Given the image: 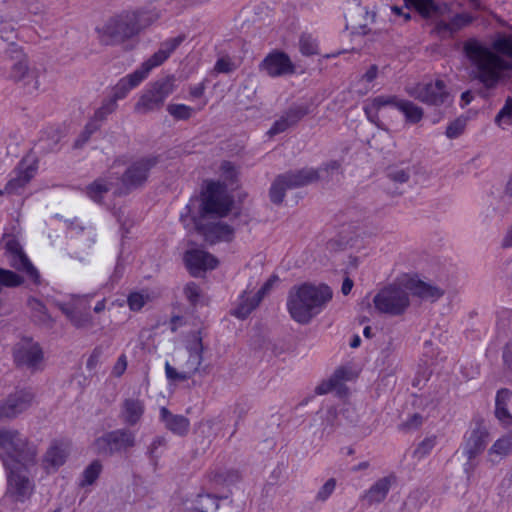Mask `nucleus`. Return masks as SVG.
I'll use <instances>...</instances> for the list:
<instances>
[{
    "label": "nucleus",
    "instance_id": "f257e3e1",
    "mask_svg": "<svg viewBox=\"0 0 512 512\" xmlns=\"http://www.w3.org/2000/svg\"><path fill=\"white\" fill-rule=\"evenodd\" d=\"M469 76L490 90L498 86L512 70V34H500L489 47L477 38L463 43Z\"/></svg>",
    "mask_w": 512,
    "mask_h": 512
},
{
    "label": "nucleus",
    "instance_id": "f03ea898",
    "mask_svg": "<svg viewBox=\"0 0 512 512\" xmlns=\"http://www.w3.org/2000/svg\"><path fill=\"white\" fill-rule=\"evenodd\" d=\"M328 285L304 283L293 286L288 293L287 309L291 318L299 324H308L332 299Z\"/></svg>",
    "mask_w": 512,
    "mask_h": 512
},
{
    "label": "nucleus",
    "instance_id": "7ed1b4c3",
    "mask_svg": "<svg viewBox=\"0 0 512 512\" xmlns=\"http://www.w3.org/2000/svg\"><path fill=\"white\" fill-rule=\"evenodd\" d=\"M156 19L157 15L149 11H124L109 18L98 30L100 42L105 45L121 44L139 34Z\"/></svg>",
    "mask_w": 512,
    "mask_h": 512
},
{
    "label": "nucleus",
    "instance_id": "20e7f679",
    "mask_svg": "<svg viewBox=\"0 0 512 512\" xmlns=\"http://www.w3.org/2000/svg\"><path fill=\"white\" fill-rule=\"evenodd\" d=\"M0 456L6 469L27 470L36 463L37 447L16 430L0 429Z\"/></svg>",
    "mask_w": 512,
    "mask_h": 512
},
{
    "label": "nucleus",
    "instance_id": "39448f33",
    "mask_svg": "<svg viewBox=\"0 0 512 512\" xmlns=\"http://www.w3.org/2000/svg\"><path fill=\"white\" fill-rule=\"evenodd\" d=\"M176 78L167 75L150 82L142 91L134 106V112L145 115L160 111L165 105L166 99L176 90Z\"/></svg>",
    "mask_w": 512,
    "mask_h": 512
},
{
    "label": "nucleus",
    "instance_id": "423d86ee",
    "mask_svg": "<svg viewBox=\"0 0 512 512\" xmlns=\"http://www.w3.org/2000/svg\"><path fill=\"white\" fill-rule=\"evenodd\" d=\"M386 106H394L400 110L406 118V121L412 124L420 122L424 116L423 109L411 101L400 100L396 96H377L364 105V112L368 120L377 127L382 128V122L379 119V111Z\"/></svg>",
    "mask_w": 512,
    "mask_h": 512
},
{
    "label": "nucleus",
    "instance_id": "0eeeda50",
    "mask_svg": "<svg viewBox=\"0 0 512 512\" xmlns=\"http://www.w3.org/2000/svg\"><path fill=\"white\" fill-rule=\"evenodd\" d=\"M319 178V170L313 168H303L280 174L271 184L269 198L272 203L280 205L285 198L287 190L309 185Z\"/></svg>",
    "mask_w": 512,
    "mask_h": 512
},
{
    "label": "nucleus",
    "instance_id": "6e6552de",
    "mask_svg": "<svg viewBox=\"0 0 512 512\" xmlns=\"http://www.w3.org/2000/svg\"><path fill=\"white\" fill-rule=\"evenodd\" d=\"M375 308L391 316L402 315L410 305L406 288L393 284L381 289L373 299Z\"/></svg>",
    "mask_w": 512,
    "mask_h": 512
},
{
    "label": "nucleus",
    "instance_id": "1a4fd4ad",
    "mask_svg": "<svg viewBox=\"0 0 512 512\" xmlns=\"http://www.w3.org/2000/svg\"><path fill=\"white\" fill-rule=\"evenodd\" d=\"M135 446V434L128 429H117L98 437L94 442L96 452L100 455L111 456L127 451Z\"/></svg>",
    "mask_w": 512,
    "mask_h": 512
},
{
    "label": "nucleus",
    "instance_id": "9d476101",
    "mask_svg": "<svg viewBox=\"0 0 512 512\" xmlns=\"http://www.w3.org/2000/svg\"><path fill=\"white\" fill-rule=\"evenodd\" d=\"M158 163V158L154 156L144 157L133 162L122 175L121 182L123 189L117 193L123 194L138 188L145 183L149 171Z\"/></svg>",
    "mask_w": 512,
    "mask_h": 512
},
{
    "label": "nucleus",
    "instance_id": "9b49d317",
    "mask_svg": "<svg viewBox=\"0 0 512 512\" xmlns=\"http://www.w3.org/2000/svg\"><path fill=\"white\" fill-rule=\"evenodd\" d=\"M231 202L225 194L224 187L218 182H210L203 194L201 210L203 214L227 215Z\"/></svg>",
    "mask_w": 512,
    "mask_h": 512
},
{
    "label": "nucleus",
    "instance_id": "f8f14e48",
    "mask_svg": "<svg viewBox=\"0 0 512 512\" xmlns=\"http://www.w3.org/2000/svg\"><path fill=\"white\" fill-rule=\"evenodd\" d=\"M407 93L411 97L429 105L444 104L449 98L446 85L442 80L418 83L413 87L407 88Z\"/></svg>",
    "mask_w": 512,
    "mask_h": 512
},
{
    "label": "nucleus",
    "instance_id": "ddd939ff",
    "mask_svg": "<svg viewBox=\"0 0 512 512\" xmlns=\"http://www.w3.org/2000/svg\"><path fill=\"white\" fill-rule=\"evenodd\" d=\"M5 255L9 265L21 272H24L32 281L37 283L40 275L38 270L31 263L19 241L14 237H8L5 242Z\"/></svg>",
    "mask_w": 512,
    "mask_h": 512
},
{
    "label": "nucleus",
    "instance_id": "4468645a",
    "mask_svg": "<svg viewBox=\"0 0 512 512\" xmlns=\"http://www.w3.org/2000/svg\"><path fill=\"white\" fill-rule=\"evenodd\" d=\"M23 467L17 466L9 471L7 476L6 495L15 502H25L34 492V483L21 471Z\"/></svg>",
    "mask_w": 512,
    "mask_h": 512
},
{
    "label": "nucleus",
    "instance_id": "2eb2a0df",
    "mask_svg": "<svg viewBox=\"0 0 512 512\" xmlns=\"http://www.w3.org/2000/svg\"><path fill=\"white\" fill-rule=\"evenodd\" d=\"M43 359L41 346L31 339H23L14 349V361L17 366L26 367L31 371L39 369Z\"/></svg>",
    "mask_w": 512,
    "mask_h": 512
},
{
    "label": "nucleus",
    "instance_id": "dca6fc26",
    "mask_svg": "<svg viewBox=\"0 0 512 512\" xmlns=\"http://www.w3.org/2000/svg\"><path fill=\"white\" fill-rule=\"evenodd\" d=\"M202 341L199 338L193 347L189 349V359L187 361V370L178 372L168 362L165 364L166 376L171 381H186L190 379L198 370L202 363Z\"/></svg>",
    "mask_w": 512,
    "mask_h": 512
},
{
    "label": "nucleus",
    "instance_id": "f3484780",
    "mask_svg": "<svg viewBox=\"0 0 512 512\" xmlns=\"http://www.w3.org/2000/svg\"><path fill=\"white\" fill-rule=\"evenodd\" d=\"M70 445L63 440H53L42 458V467L47 474L56 472L69 456Z\"/></svg>",
    "mask_w": 512,
    "mask_h": 512
},
{
    "label": "nucleus",
    "instance_id": "a211bd4d",
    "mask_svg": "<svg viewBox=\"0 0 512 512\" xmlns=\"http://www.w3.org/2000/svg\"><path fill=\"white\" fill-rule=\"evenodd\" d=\"M184 40L185 36L179 35L162 42L159 50L143 62L137 70L146 79L150 71L164 63Z\"/></svg>",
    "mask_w": 512,
    "mask_h": 512
},
{
    "label": "nucleus",
    "instance_id": "6ab92c4d",
    "mask_svg": "<svg viewBox=\"0 0 512 512\" xmlns=\"http://www.w3.org/2000/svg\"><path fill=\"white\" fill-rule=\"evenodd\" d=\"M34 395L27 390L16 391L0 403V419L14 418L27 410L33 401Z\"/></svg>",
    "mask_w": 512,
    "mask_h": 512
},
{
    "label": "nucleus",
    "instance_id": "aec40b11",
    "mask_svg": "<svg viewBox=\"0 0 512 512\" xmlns=\"http://www.w3.org/2000/svg\"><path fill=\"white\" fill-rule=\"evenodd\" d=\"M261 69L271 77L293 73L294 66L290 58L283 52H274L265 57Z\"/></svg>",
    "mask_w": 512,
    "mask_h": 512
},
{
    "label": "nucleus",
    "instance_id": "412c9836",
    "mask_svg": "<svg viewBox=\"0 0 512 512\" xmlns=\"http://www.w3.org/2000/svg\"><path fill=\"white\" fill-rule=\"evenodd\" d=\"M489 433L482 424H477L465 438L463 453L466 458H477L487 446Z\"/></svg>",
    "mask_w": 512,
    "mask_h": 512
},
{
    "label": "nucleus",
    "instance_id": "4be33fe9",
    "mask_svg": "<svg viewBox=\"0 0 512 512\" xmlns=\"http://www.w3.org/2000/svg\"><path fill=\"white\" fill-rule=\"evenodd\" d=\"M184 261L193 276H196L200 271L214 269L218 264L217 259L213 255L200 249L186 251Z\"/></svg>",
    "mask_w": 512,
    "mask_h": 512
},
{
    "label": "nucleus",
    "instance_id": "5701e85b",
    "mask_svg": "<svg viewBox=\"0 0 512 512\" xmlns=\"http://www.w3.org/2000/svg\"><path fill=\"white\" fill-rule=\"evenodd\" d=\"M197 229L203 235L205 241L211 244L218 241L229 242L234 237V229L220 221L197 226Z\"/></svg>",
    "mask_w": 512,
    "mask_h": 512
},
{
    "label": "nucleus",
    "instance_id": "b1692460",
    "mask_svg": "<svg viewBox=\"0 0 512 512\" xmlns=\"http://www.w3.org/2000/svg\"><path fill=\"white\" fill-rule=\"evenodd\" d=\"M474 19L475 18L469 13H458L454 15L449 21H436L434 30L439 35L448 34L453 36L463 28L469 26L474 21Z\"/></svg>",
    "mask_w": 512,
    "mask_h": 512
},
{
    "label": "nucleus",
    "instance_id": "393cba45",
    "mask_svg": "<svg viewBox=\"0 0 512 512\" xmlns=\"http://www.w3.org/2000/svg\"><path fill=\"white\" fill-rule=\"evenodd\" d=\"M405 8L413 7L423 18L444 16L449 9L447 4H438L434 0H404Z\"/></svg>",
    "mask_w": 512,
    "mask_h": 512
},
{
    "label": "nucleus",
    "instance_id": "a878e982",
    "mask_svg": "<svg viewBox=\"0 0 512 512\" xmlns=\"http://www.w3.org/2000/svg\"><path fill=\"white\" fill-rule=\"evenodd\" d=\"M405 287L413 295L423 300L436 301L444 294L441 288L414 278L408 279Z\"/></svg>",
    "mask_w": 512,
    "mask_h": 512
},
{
    "label": "nucleus",
    "instance_id": "bb28decb",
    "mask_svg": "<svg viewBox=\"0 0 512 512\" xmlns=\"http://www.w3.org/2000/svg\"><path fill=\"white\" fill-rule=\"evenodd\" d=\"M9 78L14 82H22L24 85H28L31 82H34L35 89H37L39 86L37 74L35 71L29 68L28 59L26 56H22L12 65Z\"/></svg>",
    "mask_w": 512,
    "mask_h": 512
},
{
    "label": "nucleus",
    "instance_id": "cd10ccee",
    "mask_svg": "<svg viewBox=\"0 0 512 512\" xmlns=\"http://www.w3.org/2000/svg\"><path fill=\"white\" fill-rule=\"evenodd\" d=\"M374 18L375 13L370 15L367 9L361 5H355L353 8L349 9L346 14L347 26L353 30H359L363 34L367 33L365 29L369 22L374 21Z\"/></svg>",
    "mask_w": 512,
    "mask_h": 512
},
{
    "label": "nucleus",
    "instance_id": "c85d7f7f",
    "mask_svg": "<svg viewBox=\"0 0 512 512\" xmlns=\"http://www.w3.org/2000/svg\"><path fill=\"white\" fill-rule=\"evenodd\" d=\"M395 480L396 477L394 475H389L379 479L365 493L363 500L369 505L382 502L386 498Z\"/></svg>",
    "mask_w": 512,
    "mask_h": 512
},
{
    "label": "nucleus",
    "instance_id": "c756f323",
    "mask_svg": "<svg viewBox=\"0 0 512 512\" xmlns=\"http://www.w3.org/2000/svg\"><path fill=\"white\" fill-rule=\"evenodd\" d=\"M161 420L165 423V427L172 433L179 436H184L188 433L190 421L182 415L172 414L167 408L163 407L160 410Z\"/></svg>",
    "mask_w": 512,
    "mask_h": 512
},
{
    "label": "nucleus",
    "instance_id": "7c9ffc66",
    "mask_svg": "<svg viewBox=\"0 0 512 512\" xmlns=\"http://www.w3.org/2000/svg\"><path fill=\"white\" fill-rule=\"evenodd\" d=\"M512 454V437L503 436L497 439L487 452V462L491 465L499 464L504 458Z\"/></svg>",
    "mask_w": 512,
    "mask_h": 512
},
{
    "label": "nucleus",
    "instance_id": "2f4dec72",
    "mask_svg": "<svg viewBox=\"0 0 512 512\" xmlns=\"http://www.w3.org/2000/svg\"><path fill=\"white\" fill-rule=\"evenodd\" d=\"M36 169L29 165L24 169H18L15 172V176L12 177L5 186V192L7 194H20L25 186L34 177Z\"/></svg>",
    "mask_w": 512,
    "mask_h": 512
},
{
    "label": "nucleus",
    "instance_id": "473e14b6",
    "mask_svg": "<svg viewBox=\"0 0 512 512\" xmlns=\"http://www.w3.org/2000/svg\"><path fill=\"white\" fill-rule=\"evenodd\" d=\"M145 78L136 69L133 73L121 78L113 88L112 98L117 102L125 98L128 93L137 87Z\"/></svg>",
    "mask_w": 512,
    "mask_h": 512
},
{
    "label": "nucleus",
    "instance_id": "72a5a7b5",
    "mask_svg": "<svg viewBox=\"0 0 512 512\" xmlns=\"http://www.w3.org/2000/svg\"><path fill=\"white\" fill-rule=\"evenodd\" d=\"M144 413V404L139 399L124 400L121 409V418L124 423L133 426L139 422Z\"/></svg>",
    "mask_w": 512,
    "mask_h": 512
},
{
    "label": "nucleus",
    "instance_id": "f704fd0d",
    "mask_svg": "<svg viewBox=\"0 0 512 512\" xmlns=\"http://www.w3.org/2000/svg\"><path fill=\"white\" fill-rule=\"evenodd\" d=\"M60 309L76 328L82 329L92 327L93 321L89 312L67 305H61Z\"/></svg>",
    "mask_w": 512,
    "mask_h": 512
},
{
    "label": "nucleus",
    "instance_id": "c9c22d12",
    "mask_svg": "<svg viewBox=\"0 0 512 512\" xmlns=\"http://www.w3.org/2000/svg\"><path fill=\"white\" fill-rule=\"evenodd\" d=\"M113 178L112 176H104L96 179L89 184L85 191L88 197L92 200L99 202L103 199L104 195L112 188Z\"/></svg>",
    "mask_w": 512,
    "mask_h": 512
},
{
    "label": "nucleus",
    "instance_id": "e433bc0d",
    "mask_svg": "<svg viewBox=\"0 0 512 512\" xmlns=\"http://www.w3.org/2000/svg\"><path fill=\"white\" fill-rule=\"evenodd\" d=\"M262 299L256 293L250 295L246 291L240 298L237 308L234 310V315L240 319H245L248 315L260 304Z\"/></svg>",
    "mask_w": 512,
    "mask_h": 512
},
{
    "label": "nucleus",
    "instance_id": "4c0bfd02",
    "mask_svg": "<svg viewBox=\"0 0 512 512\" xmlns=\"http://www.w3.org/2000/svg\"><path fill=\"white\" fill-rule=\"evenodd\" d=\"M103 466L99 460L92 461L83 471L79 485L86 487L93 485L99 478Z\"/></svg>",
    "mask_w": 512,
    "mask_h": 512
},
{
    "label": "nucleus",
    "instance_id": "58836bf2",
    "mask_svg": "<svg viewBox=\"0 0 512 512\" xmlns=\"http://www.w3.org/2000/svg\"><path fill=\"white\" fill-rule=\"evenodd\" d=\"M28 306L32 311L33 318L41 324H49L52 319L48 314L46 306L36 298L28 299Z\"/></svg>",
    "mask_w": 512,
    "mask_h": 512
},
{
    "label": "nucleus",
    "instance_id": "ea45409f",
    "mask_svg": "<svg viewBox=\"0 0 512 512\" xmlns=\"http://www.w3.org/2000/svg\"><path fill=\"white\" fill-rule=\"evenodd\" d=\"M24 283V278L19 274L4 268H0V293L3 287L14 288Z\"/></svg>",
    "mask_w": 512,
    "mask_h": 512
},
{
    "label": "nucleus",
    "instance_id": "a19ab883",
    "mask_svg": "<svg viewBox=\"0 0 512 512\" xmlns=\"http://www.w3.org/2000/svg\"><path fill=\"white\" fill-rule=\"evenodd\" d=\"M344 375V369H337L329 380L323 381L315 388L316 394L323 395L332 391L339 384V382L345 378Z\"/></svg>",
    "mask_w": 512,
    "mask_h": 512
},
{
    "label": "nucleus",
    "instance_id": "79ce46f5",
    "mask_svg": "<svg viewBox=\"0 0 512 512\" xmlns=\"http://www.w3.org/2000/svg\"><path fill=\"white\" fill-rule=\"evenodd\" d=\"M512 396L511 390L507 388H501L497 391L495 399V417L504 416V413L508 412V402Z\"/></svg>",
    "mask_w": 512,
    "mask_h": 512
},
{
    "label": "nucleus",
    "instance_id": "37998d69",
    "mask_svg": "<svg viewBox=\"0 0 512 512\" xmlns=\"http://www.w3.org/2000/svg\"><path fill=\"white\" fill-rule=\"evenodd\" d=\"M495 122L502 129H508L512 125V99L506 101L504 107L497 114Z\"/></svg>",
    "mask_w": 512,
    "mask_h": 512
},
{
    "label": "nucleus",
    "instance_id": "c03bdc74",
    "mask_svg": "<svg viewBox=\"0 0 512 512\" xmlns=\"http://www.w3.org/2000/svg\"><path fill=\"white\" fill-rule=\"evenodd\" d=\"M309 113V107L306 105H294L290 107L285 113V117L291 124L295 126L303 117Z\"/></svg>",
    "mask_w": 512,
    "mask_h": 512
},
{
    "label": "nucleus",
    "instance_id": "a18cd8bd",
    "mask_svg": "<svg viewBox=\"0 0 512 512\" xmlns=\"http://www.w3.org/2000/svg\"><path fill=\"white\" fill-rule=\"evenodd\" d=\"M167 111L176 120H188L192 116L193 109L184 104H169Z\"/></svg>",
    "mask_w": 512,
    "mask_h": 512
},
{
    "label": "nucleus",
    "instance_id": "49530a36",
    "mask_svg": "<svg viewBox=\"0 0 512 512\" xmlns=\"http://www.w3.org/2000/svg\"><path fill=\"white\" fill-rule=\"evenodd\" d=\"M117 108V102L110 97L103 101L102 105L95 111L94 117L96 120L104 121L108 115L112 114Z\"/></svg>",
    "mask_w": 512,
    "mask_h": 512
},
{
    "label": "nucleus",
    "instance_id": "de8ad7c7",
    "mask_svg": "<svg viewBox=\"0 0 512 512\" xmlns=\"http://www.w3.org/2000/svg\"><path fill=\"white\" fill-rule=\"evenodd\" d=\"M436 444V437H428L421 441L414 450V456L418 459L424 458L428 455Z\"/></svg>",
    "mask_w": 512,
    "mask_h": 512
},
{
    "label": "nucleus",
    "instance_id": "09e8293b",
    "mask_svg": "<svg viewBox=\"0 0 512 512\" xmlns=\"http://www.w3.org/2000/svg\"><path fill=\"white\" fill-rule=\"evenodd\" d=\"M466 121L463 119H456L451 122L446 128V136L450 139L459 137L465 129Z\"/></svg>",
    "mask_w": 512,
    "mask_h": 512
},
{
    "label": "nucleus",
    "instance_id": "8fccbe9b",
    "mask_svg": "<svg viewBox=\"0 0 512 512\" xmlns=\"http://www.w3.org/2000/svg\"><path fill=\"white\" fill-rule=\"evenodd\" d=\"M300 51L306 56L318 54L317 44L311 37L302 36L300 38Z\"/></svg>",
    "mask_w": 512,
    "mask_h": 512
},
{
    "label": "nucleus",
    "instance_id": "3c124183",
    "mask_svg": "<svg viewBox=\"0 0 512 512\" xmlns=\"http://www.w3.org/2000/svg\"><path fill=\"white\" fill-rule=\"evenodd\" d=\"M424 422V418L421 414L415 413L410 416L405 422H403L399 428L402 431L408 432L411 430L418 429Z\"/></svg>",
    "mask_w": 512,
    "mask_h": 512
},
{
    "label": "nucleus",
    "instance_id": "603ef678",
    "mask_svg": "<svg viewBox=\"0 0 512 512\" xmlns=\"http://www.w3.org/2000/svg\"><path fill=\"white\" fill-rule=\"evenodd\" d=\"M336 487V480L334 478L328 479L324 485L319 489L316 500L324 502L326 501L331 494L334 492Z\"/></svg>",
    "mask_w": 512,
    "mask_h": 512
},
{
    "label": "nucleus",
    "instance_id": "864d4df0",
    "mask_svg": "<svg viewBox=\"0 0 512 512\" xmlns=\"http://www.w3.org/2000/svg\"><path fill=\"white\" fill-rule=\"evenodd\" d=\"M147 298L140 293H131L128 296V306L132 311H139L146 304Z\"/></svg>",
    "mask_w": 512,
    "mask_h": 512
},
{
    "label": "nucleus",
    "instance_id": "5fc2aeb1",
    "mask_svg": "<svg viewBox=\"0 0 512 512\" xmlns=\"http://www.w3.org/2000/svg\"><path fill=\"white\" fill-rule=\"evenodd\" d=\"M200 292V287L194 282L188 283L184 288V294L192 305H195L198 302Z\"/></svg>",
    "mask_w": 512,
    "mask_h": 512
},
{
    "label": "nucleus",
    "instance_id": "6e6d98bb",
    "mask_svg": "<svg viewBox=\"0 0 512 512\" xmlns=\"http://www.w3.org/2000/svg\"><path fill=\"white\" fill-rule=\"evenodd\" d=\"M290 127H292L291 124L289 123V121L287 120L285 115L283 114L278 120H276L274 122L273 126L268 131V134L270 136H273V135H276V134L286 131Z\"/></svg>",
    "mask_w": 512,
    "mask_h": 512
},
{
    "label": "nucleus",
    "instance_id": "4d7b16f0",
    "mask_svg": "<svg viewBox=\"0 0 512 512\" xmlns=\"http://www.w3.org/2000/svg\"><path fill=\"white\" fill-rule=\"evenodd\" d=\"M102 355H103V349L101 346H97L92 350V352L86 362V367L89 371L94 370L98 366V364L100 363V360L102 358Z\"/></svg>",
    "mask_w": 512,
    "mask_h": 512
},
{
    "label": "nucleus",
    "instance_id": "13d9d810",
    "mask_svg": "<svg viewBox=\"0 0 512 512\" xmlns=\"http://www.w3.org/2000/svg\"><path fill=\"white\" fill-rule=\"evenodd\" d=\"M235 69L234 63L229 57H222L217 60L214 70L218 73H230Z\"/></svg>",
    "mask_w": 512,
    "mask_h": 512
},
{
    "label": "nucleus",
    "instance_id": "bf43d9fd",
    "mask_svg": "<svg viewBox=\"0 0 512 512\" xmlns=\"http://www.w3.org/2000/svg\"><path fill=\"white\" fill-rule=\"evenodd\" d=\"M127 365L128 362L126 355L121 354L113 367L112 374L116 377L122 376L127 369Z\"/></svg>",
    "mask_w": 512,
    "mask_h": 512
},
{
    "label": "nucleus",
    "instance_id": "052dcab7",
    "mask_svg": "<svg viewBox=\"0 0 512 512\" xmlns=\"http://www.w3.org/2000/svg\"><path fill=\"white\" fill-rule=\"evenodd\" d=\"M0 37L5 41L15 38V29L11 23L2 22L0 24Z\"/></svg>",
    "mask_w": 512,
    "mask_h": 512
},
{
    "label": "nucleus",
    "instance_id": "680f3d73",
    "mask_svg": "<svg viewBox=\"0 0 512 512\" xmlns=\"http://www.w3.org/2000/svg\"><path fill=\"white\" fill-rule=\"evenodd\" d=\"M20 2L31 14L37 15L43 11V5L38 0H20Z\"/></svg>",
    "mask_w": 512,
    "mask_h": 512
},
{
    "label": "nucleus",
    "instance_id": "e2e57ef3",
    "mask_svg": "<svg viewBox=\"0 0 512 512\" xmlns=\"http://www.w3.org/2000/svg\"><path fill=\"white\" fill-rule=\"evenodd\" d=\"M389 177L395 182L405 183L409 180L410 173L405 169H395L389 172Z\"/></svg>",
    "mask_w": 512,
    "mask_h": 512
},
{
    "label": "nucleus",
    "instance_id": "0e129e2a",
    "mask_svg": "<svg viewBox=\"0 0 512 512\" xmlns=\"http://www.w3.org/2000/svg\"><path fill=\"white\" fill-rule=\"evenodd\" d=\"M478 460L477 458H467L466 463L464 464V471L467 475V479H471L473 476L476 468L478 467Z\"/></svg>",
    "mask_w": 512,
    "mask_h": 512
},
{
    "label": "nucleus",
    "instance_id": "69168bd1",
    "mask_svg": "<svg viewBox=\"0 0 512 512\" xmlns=\"http://www.w3.org/2000/svg\"><path fill=\"white\" fill-rule=\"evenodd\" d=\"M37 148L41 151V152H50V151H54L57 147V141L54 140L52 142V145H50L49 143H47V140L44 139V138H41L38 143L36 144Z\"/></svg>",
    "mask_w": 512,
    "mask_h": 512
},
{
    "label": "nucleus",
    "instance_id": "338daca9",
    "mask_svg": "<svg viewBox=\"0 0 512 512\" xmlns=\"http://www.w3.org/2000/svg\"><path fill=\"white\" fill-rule=\"evenodd\" d=\"M501 425L512 434V414L508 411L504 413V416L496 417Z\"/></svg>",
    "mask_w": 512,
    "mask_h": 512
},
{
    "label": "nucleus",
    "instance_id": "774afa93",
    "mask_svg": "<svg viewBox=\"0 0 512 512\" xmlns=\"http://www.w3.org/2000/svg\"><path fill=\"white\" fill-rule=\"evenodd\" d=\"M378 75L377 65H371L368 70L362 75V80L371 83L376 79Z\"/></svg>",
    "mask_w": 512,
    "mask_h": 512
}]
</instances>
